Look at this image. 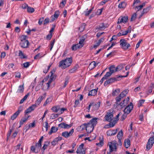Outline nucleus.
Wrapping results in <instances>:
<instances>
[{
	"mask_svg": "<svg viewBox=\"0 0 154 154\" xmlns=\"http://www.w3.org/2000/svg\"><path fill=\"white\" fill-rule=\"evenodd\" d=\"M100 104V102H98L94 103V102H91L90 103L88 106L87 107V109L88 110V112L90 110V108L91 106H92V110L93 111L97 110L99 108Z\"/></svg>",
	"mask_w": 154,
	"mask_h": 154,
	"instance_id": "obj_1",
	"label": "nucleus"
},
{
	"mask_svg": "<svg viewBox=\"0 0 154 154\" xmlns=\"http://www.w3.org/2000/svg\"><path fill=\"white\" fill-rule=\"evenodd\" d=\"M113 111L111 112L109 110V112H107L104 118V121L109 122L113 120Z\"/></svg>",
	"mask_w": 154,
	"mask_h": 154,
	"instance_id": "obj_2",
	"label": "nucleus"
},
{
	"mask_svg": "<svg viewBox=\"0 0 154 154\" xmlns=\"http://www.w3.org/2000/svg\"><path fill=\"white\" fill-rule=\"evenodd\" d=\"M119 42L120 46L124 50L127 49L130 46V45L124 39L122 38L120 39Z\"/></svg>",
	"mask_w": 154,
	"mask_h": 154,
	"instance_id": "obj_3",
	"label": "nucleus"
},
{
	"mask_svg": "<svg viewBox=\"0 0 154 154\" xmlns=\"http://www.w3.org/2000/svg\"><path fill=\"white\" fill-rule=\"evenodd\" d=\"M41 146H42L36 143L35 146H31V151L32 152L37 153L40 151Z\"/></svg>",
	"mask_w": 154,
	"mask_h": 154,
	"instance_id": "obj_4",
	"label": "nucleus"
},
{
	"mask_svg": "<svg viewBox=\"0 0 154 154\" xmlns=\"http://www.w3.org/2000/svg\"><path fill=\"white\" fill-rule=\"evenodd\" d=\"M116 144L117 143H112L110 142L108 143V145L109 146L110 151L109 152H107V154H111V153L113 151H116L117 149Z\"/></svg>",
	"mask_w": 154,
	"mask_h": 154,
	"instance_id": "obj_5",
	"label": "nucleus"
},
{
	"mask_svg": "<svg viewBox=\"0 0 154 154\" xmlns=\"http://www.w3.org/2000/svg\"><path fill=\"white\" fill-rule=\"evenodd\" d=\"M82 126H84L85 128H86V130L87 132L88 133H90L92 132L94 129V127L90 123H88L87 124H82Z\"/></svg>",
	"mask_w": 154,
	"mask_h": 154,
	"instance_id": "obj_6",
	"label": "nucleus"
},
{
	"mask_svg": "<svg viewBox=\"0 0 154 154\" xmlns=\"http://www.w3.org/2000/svg\"><path fill=\"white\" fill-rule=\"evenodd\" d=\"M154 143V138L153 137H150L148 140L146 145V148L147 150H149L152 147Z\"/></svg>",
	"mask_w": 154,
	"mask_h": 154,
	"instance_id": "obj_7",
	"label": "nucleus"
},
{
	"mask_svg": "<svg viewBox=\"0 0 154 154\" xmlns=\"http://www.w3.org/2000/svg\"><path fill=\"white\" fill-rule=\"evenodd\" d=\"M119 78H120L118 77V76H117L116 77L111 78L105 82L104 85L106 86L108 84H112L115 82L118 81L119 80Z\"/></svg>",
	"mask_w": 154,
	"mask_h": 154,
	"instance_id": "obj_8",
	"label": "nucleus"
},
{
	"mask_svg": "<svg viewBox=\"0 0 154 154\" xmlns=\"http://www.w3.org/2000/svg\"><path fill=\"white\" fill-rule=\"evenodd\" d=\"M122 67L121 66H118L117 67H115V66L113 65H112L109 68V72L112 74L114 72H116L119 70L122 69Z\"/></svg>",
	"mask_w": 154,
	"mask_h": 154,
	"instance_id": "obj_9",
	"label": "nucleus"
},
{
	"mask_svg": "<svg viewBox=\"0 0 154 154\" xmlns=\"http://www.w3.org/2000/svg\"><path fill=\"white\" fill-rule=\"evenodd\" d=\"M108 26L107 24H105L103 23L100 24L97 26L95 28V30L97 31L99 30H102L104 29L107 27Z\"/></svg>",
	"mask_w": 154,
	"mask_h": 154,
	"instance_id": "obj_10",
	"label": "nucleus"
},
{
	"mask_svg": "<svg viewBox=\"0 0 154 154\" xmlns=\"http://www.w3.org/2000/svg\"><path fill=\"white\" fill-rule=\"evenodd\" d=\"M23 107L20 106L18 109V110L14 113L11 116V119L14 120L20 114L21 112L23 110Z\"/></svg>",
	"mask_w": 154,
	"mask_h": 154,
	"instance_id": "obj_11",
	"label": "nucleus"
},
{
	"mask_svg": "<svg viewBox=\"0 0 154 154\" xmlns=\"http://www.w3.org/2000/svg\"><path fill=\"white\" fill-rule=\"evenodd\" d=\"M133 105L132 103H131L124 109V113L127 114H129L133 108Z\"/></svg>",
	"mask_w": 154,
	"mask_h": 154,
	"instance_id": "obj_12",
	"label": "nucleus"
},
{
	"mask_svg": "<svg viewBox=\"0 0 154 154\" xmlns=\"http://www.w3.org/2000/svg\"><path fill=\"white\" fill-rule=\"evenodd\" d=\"M128 17L127 16H120L119 18L117 23H125L128 20Z\"/></svg>",
	"mask_w": 154,
	"mask_h": 154,
	"instance_id": "obj_13",
	"label": "nucleus"
},
{
	"mask_svg": "<svg viewBox=\"0 0 154 154\" xmlns=\"http://www.w3.org/2000/svg\"><path fill=\"white\" fill-rule=\"evenodd\" d=\"M73 129H72L70 131L68 132L67 131H65L62 133V135L65 138H68L71 136L74 132Z\"/></svg>",
	"mask_w": 154,
	"mask_h": 154,
	"instance_id": "obj_14",
	"label": "nucleus"
},
{
	"mask_svg": "<svg viewBox=\"0 0 154 154\" xmlns=\"http://www.w3.org/2000/svg\"><path fill=\"white\" fill-rule=\"evenodd\" d=\"M36 108V105H32L31 106L27 108L24 112L25 116H26L27 114L30 113L33 110Z\"/></svg>",
	"mask_w": 154,
	"mask_h": 154,
	"instance_id": "obj_15",
	"label": "nucleus"
},
{
	"mask_svg": "<svg viewBox=\"0 0 154 154\" xmlns=\"http://www.w3.org/2000/svg\"><path fill=\"white\" fill-rule=\"evenodd\" d=\"M84 144L82 143L78 148L76 152L77 153L85 154V150L83 148Z\"/></svg>",
	"mask_w": 154,
	"mask_h": 154,
	"instance_id": "obj_16",
	"label": "nucleus"
},
{
	"mask_svg": "<svg viewBox=\"0 0 154 154\" xmlns=\"http://www.w3.org/2000/svg\"><path fill=\"white\" fill-rule=\"evenodd\" d=\"M20 47L23 48H27L29 46V42L28 40L21 42L20 43Z\"/></svg>",
	"mask_w": 154,
	"mask_h": 154,
	"instance_id": "obj_17",
	"label": "nucleus"
},
{
	"mask_svg": "<svg viewBox=\"0 0 154 154\" xmlns=\"http://www.w3.org/2000/svg\"><path fill=\"white\" fill-rule=\"evenodd\" d=\"M117 132V130H109L107 131L106 134L107 136H111L116 135Z\"/></svg>",
	"mask_w": 154,
	"mask_h": 154,
	"instance_id": "obj_18",
	"label": "nucleus"
},
{
	"mask_svg": "<svg viewBox=\"0 0 154 154\" xmlns=\"http://www.w3.org/2000/svg\"><path fill=\"white\" fill-rule=\"evenodd\" d=\"M87 37L86 35H83L80 38V41H79V43L78 44H79L80 47L81 48L84 45V42Z\"/></svg>",
	"mask_w": 154,
	"mask_h": 154,
	"instance_id": "obj_19",
	"label": "nucleus"
},
{
	"mask_svg": "<svg viewBox=\"0 0 154 154\" xmlns=\"http://www.w3.org/2000/svg\"><path fill=\"white\" fill-rule=\"evenodd\" d=\"M63 60L66 63L68 67L69 66L71 65L72 61V57L67 58Z\"/></svg>",
	"mask_w": 154,
	"mask_h": 154,
	"instance_id": "obj_20",
	"label": "nucleus"
},
{
	"mask_svg": "<svg viewBox=\"0 0 154 154\" xmlns=\"http://www.w3.org/2000/svg\"><path fill=\"white\" fill-rule=\"evenodd\" d=\"M50 143V142L48 141L44 143V145L41 149L42 154L44 153L45 150L47 148L48 146L49 145Z\"/></svg>",
	"mask_w": 154,
	"mask_h": 154,
	"instance_id": "obj_21",
	"label": "nucleus"
},
{
	"mask_svg": "<svg viewBox=\"0 0 154 154\" xmlns=\"http://www.w3.org/2000/svg\"><path fill=\"white\" fill-rule=\"evenodd\" d=\"M30 117V116H25V117H23L20 120V125L19 126V128L21 127V126L23 125V123L26 122L28 119V118Z\"/></svg>",
	"mask_w": 154,
	"mask_h": 154,
	"instance_id": "obj_22",
	"label": "nucleus"
},
{
	"mask_svg": "<svg viewBox=\"0 0 154 154\" xmlns=\"http://www.w3.org/2000/svg\"><path fill=\"white\" fill-rule=\"evenodd\" d=\"M59 67L63 69H65L68 67L66 63L63 60L60 62Z\"/></svg>",
	"mask_w": 154,
	"mask_h": 154,
	"instance_id": "obj_23",
	"label": "nucleus"
},
{
	"mask_svg": "<svg viewBox=\"0 0 154 154\" xmlns=\"http://www.w3.org/2000/svg\"><path fill=\"white\" fill-rule=\"evenodd\" d=\"M151 8V6H149L147 7L146 8L144 9L140 17H139V18H140L144 14L147 13L150 9Z\"/></svg>",
	"mask_w": 154,
	"mask_h": 154,
	"instance_id": "obj_24",
	"label": "nucleus"
},
{
	"mask_svg": "<svg viewBox=\"0 0 154 154\" xmlns=\"http://www.w3.org/2000/svg\"><path fill=\"white\" fill-rule=\"evenodd\" d=\"M97 118H94L91 119L88 123H90V124H91L92 125H93V126L94 127L97 123Z\"/></svg>",
	"mask_w": 154,
	"mask_h": 154,
	"instance_id": "obj_25",
	"label": "nucleus"
},
{
	"mask_svg": "<svg viewBox=\"0 0 154 154\" xmlns=\"http://www.w3.org/2000/svg\"><path fill=\"white\" fill-rule=\"evenodd\" d=\"M97 89H94L91 91L88 94V96H95L97 93Z\"/></svg>",
	"mask_w": 154,
	"mask_h": 154,
	"instance_id": "obj_26",
	"label": "nucleus"
},
{
	"mask_svg": "<svg viewBox=\"0 0 154 154\" xmlns=\"http://www.w3.org/2000/svg\"><path fill=\"white\" fill-rule=\"evenodd\" d=\"M79 66L77 64L75 65L72 68L69 70V72L70 73H74L79 68Z\"/></svg>",
	"mask_w": 154,
	"mask_h": 154,
	"instance_id": "obj_27",
	"label": "nucleus"
},
{
	"mask_svg": "<svg viewBox=\"0 0 154 154\" xmlns=\"http://www.w3.org/2000/svg\"><path fill=\"white\" fill-rule=\"evenodd\" d=\"M61 139L58 137L54 139L53 141L51 142V144L53 146H55L56 145L59 141L61 140Z\"/></svg>",
	"mask_w": 154,
	"mask_h": 154,
	"instance_id": "obj_28",
	"label": "nucleus"
},
{
	"mask_svg": "<svg viewBox=\"0 0 154 154\" xmlns=\"http://www.w3.org/2000/svg\"><path fill=\"white\" fill-rule=\"evenodd\" d=\"M125 146L126 148H128L130 146V141L129 139H127L125 140Z\"/></svg>",
	"mask_w": 154,
	"mask_h": 154,
	"instance_id": "obj_29",
	"label": "nucleus"
},
{
	"mask_svg": "<svg viewBox=\"0 0 154 154\" xmlns=\"http://www.w3.org/2000/svg\"><path fill=\"white\" fill-rule=\"evenodd\" d=\"M104 40V38H101L99 39L98 41L96 43V44L94 45V48H97L101 44V43Z\"/></svg>",
	"mask_w": 154,
	"mask_h": 154,
	"instance_id": "obj_30",
	"label": "nucleus"
},
{
	"mask_svg": "<svg viewBox=\"0 0 154 154\" xmlns=\"http://www.w3.org/2000/svg\"><path fill=\"white\" fill-rule=\"evenodd\" d=\"M58 128L54 126H52L51 129L50 131L48 132V134L49 135L53 133L56 132L58 130Z\"/></svg>",
	"mask_w": 154,
	"mask_h": 154,
	"instance_id": "obj_31",
	"label": "nucleus"
},
{
	"mask_svg": "<svg viewBox=\"0 0 154 154\" xmlns=\"http://www.w3.org/2000/svg\"><path fill=\"white\" fill-rule=\"evenodd\" d=\"M126 3L125 2H123L119 4L118 7L120 8H124L126 7Z\"/></svg>",
	"mask_w": 154,
	"mask_h": 154,
	"instance_id": "obj_32",
	"label": "nucleus"
},
{
	"mask_svg": "<svg viewBox=\"0 0 154 154\" xmlns=\"http://www.w3.org/2000/svg\"><path fill=\"white\" fill-rule=\"evenodd\" d=\"M24 89V88L23 87V85H20L19 86L18 89L17 91V92L18 93H22L23 92Z\"/></svg>",
	"mask_w": 154,
	"mask_h": 154,
	"instance_id": "obj_33",
	"label": "nucleus"
},
{
	"mask_svg": "<svg viewBox=\"0 0 154 154\" xmlns=\"http://www.w3.org/2000/svg\"><path fill=\"white\" fill-rule=\"evenodd\" d=\"M43 97L42 96H40L35 101V104L34 105H36V106L37 105H38L40 104L41 101L42 100Z\"/></svg>",
	"mask_w": 154,
	"mask_h": 154,
	"instance_id": "obj_34",
	"label": "nucleus"
},
{
	"mask_svg": "<svg viewBox=\"0 0 154 154\" xmlns=\"http://www.w3.org/2000/svg\"><path fill=\"white\" fill-rule=\"evenodd\" d=\"M19 38L21 42H22L27 40L26 39L28 38V36L25 35H22L20 36Z\"/></svg>",
	"mask_w": 154,
	"mask_h": 154,
	"instance_id": "obj_35",
	"label": "nucleus"
},
{
	"mask_svg": "<svg viewBox=\"0 0 154 154\" xmlns=\"http://www.w3.org/2000/svg\"><path fill=\"white\" fill-rule=\"evenodd\" d=\"M18 56L21 59H25L27 57L26 56H25L23 53L22 51L20 50L19 51Z\"/></svg>",
	"mask_w": 154,
	"mask_h": 154,
	"instance_id": "obj_36",
	"label": "nucleus"
},
{
	"mask_svg": "<svg viewBox=\"0 0 154 154\" xmlns=\"http://www.w3.org/2000/svg\"><path fill=\"white\" fill-rule=\"evenodd\" d=\"M125 100H123L119 104H118L117 105V106L118 107H120L121 109H122L123 107H125Z\"/></svg>",
	"mask_w": 154,
	"mask_h": 154,
	"instance_id": "obj_37",
	"label": "nucleus"
},
{
	"mask_svg": "<svg viewBox=\"0 0 154 154\" xmlns=\"http://www.w3.org/2000/svg\"><path fill=\"white\" fill-rule=\"evenodd\" d=\"M79 44H77L75 45H73L72 46V49L73 51H76L78 49L80 48Z\"/></svg>",
	"mask_w": 154,
	"mask_h": 154,
	"instance_id": "obj_38",
	"label": "nucleus"
},
{
	"mask_svg": "<svg viewBox=\"0 0 154 154\" xmlns=\"http://www.w3.org/2000/svg\"><path fill=\"white\" fill-rule=\"evenodd\" d=\"M60 109L59 106H53L51 108V110L53 112H57Z\"/></svg>",
	"mask_w": 154,
	"mask_h": 154,
	"instance_id": "obj_39",
	"label": "nucleus"
},
{
	"mask_svg": "<svg viewBox=\"0 0 154 154\" xmlns=\"http://www.w3.org/2000/svg\"><path fill=\"white\" fill-rule=\"evenodd\" d=\"M123 136V131L122 130H121L118 133L117 135V137L118 138L122 139Z\"/></svg>",
	"mask_w": 154,
	"mask_h": 154,
	"instance_id": "obj_40",
	"label": "nucleus"
},
{
	"mask_svg": "<svg viewBox=\"0 0 154 154\" xmlns=\"http://www.w3.org/2000/svg\"><path fill=\"white\" fill-rule=\"evenodd\" d=\"M96 66V64L95 61H93L89 65V67L91 68V69H92L95 68Z\"/></svg>",
	"mask_w": 154,
	"mask_h": 154,
	"instance_id": "obj_41",
	"label": "nucleus"
},
{
	"mask_svg": "<svg viewBox=\"0 0 154 154\" xmlns=\"http://www.w3.org/2000/svg\"><path fill=\"white\" fill-rule=\"evenodd\" d=\"M112 122H109V125L110 127H113L116 123H117L116 120H113Z\"/></svg>",
	"mask_w": 154,
	"mask_h": 154,
	"instance_id": "obj_42",
	"label": "nucleus"
},
{
	"mask_svg": "<svg viewBox=\"0 0 154 154\" xmlns=\"http://www.w3.org/2000/svg\"><path fill=\"white\" fill-rule=\"evenodd\" d=\"M143 8V6L140 5L139 6H136L133 7V8L136 11H138L140 10H141Z\"/></svg>",
	"mask_w": 154,
	"mask_h": 154,
	"instance_id": "obj_43",
	"label": "nucleus"
},
{
	"mask_svg": "<svg viewBox=\"0 0 154 154\" xmlns=\"http://www.w3.org/2000/svg\"><path fill=\"white\" fill-rule=\"evenodd\" d=\"M100 142L99 143H96V145H100L101 146H102L104 143H103V138L102 137H100Z\"/></svg>",
	"mask_w": 154,
	"mask_h": 154,
	"instance_id": "obj_44",
	"label": "nucleus"
},
{
	"mask_svg": "<svg viewBox=\"0 0 154 154\" xmlns=\"http://www.w3.org/2000/svg\"><path fill=\"white\" fill-rule=\"evenodd\" d=\"M29 94L28 93L20 101V104H21L23 103L24 101L26 100L27 97L29 96Z\"/></svg>",
	"mask_w": 154,
	"mask_h": 154,
	"instance_id": "obj_45",
	"label": "nucleus"
},
{
	"mask_svg": "<svg viewBox=\"0 0 154 154\" xmlns=\"http://www.w3.org/2000/svg\"><path fill=\"white\" fill-rule=\"evenodd\" d=\"M55 71L54 70L51 71L50 72L51 73V79H52L53 80H54L56 78V76L55 75H54L53 74L54 73Z\"/></svg>",
	"mask_w": 154,
	"mask_h": 154,
	"instance_id": "obj_46",
	"label": "nucleus"
},
{
	"mask_svg": "<svg viewBox=\"0 0 154 154\" xmlns=\"http://www.w3.org/2000/svg\"><path fill=\"white\" fill-rule=\"evenodd\" d=\"M93 9V8H92L90 10H89L88 11H84L85 15L86 16H88L90 15V14L91 13Z\"/></svg>",
	"mask_w": 154,
	"mask_h": 154,
	"instance_id": "obj_47",
	"label": "nucleus"
},
{
	"mask_svg": "<svg viewBox=\"0 0 154 154\" xmlns=\"http://www.w3.org/2000/svg\"><path fill=\"white\" fill-rule=\"evenodd\" d=\"M52 100V99L51 98H48L46 100L45 102L44 103L43 106H45L49 102H51Z\"/></svg>",
	"mask_w": 154,
	"mask_h": 154,
	"instance_id": "obj_48",
	"label": "nucleus"
},
{
	"mask_svg": "<svg viewBox=\"0 0 154 154\" xmlns=\"http://www.w3.org/2000/svg\"><path fill=\"white\" fill-rule=\"evenodd\" d=\"M59 115L58 114H52L50 116V118L51 119H53L57 117Z\"/></svg>",
	"mask_w": 154,
	"mask_h": 154,
	"instance_id": "obj_49",
	"label": "nucleus"
},
{
	"mask_svg": "<svg viewBox=\"0 0 154 154\" xmlns=\"http://www.w3.org/2000/svg\"><path fill=\"white\" fill-rule=\"evenodd\" d=\"M137 14L136 13H134L131 16L130 20L131 21H133L135 20L136 18Z\"/></svg>",
	"mask_w": 154,
	"mask_h": 154,
	"instance_id": "obj_50",
	"label": "nucleus"
},
{
	"mask_svg": "<svg viewBox=\"0 0 154 154\" xmlns=\"http://www.w3.org/2000/svg\"><path fill=\"white\" fill-rule=\"evenodd\" d=\"M34 9L28 6L27 9V11L29 13H33L34 11Z\"/></svg>",
	"mask_w": 154,
	"mask_h": 154,
	"instance_id": "obj_51",
	"label": "nucleus"
},
{
	"mask_svg": "<svg viewBox=\"0 0 154 154\" xmlns=\"http://www.w3.org/2000/svg\"><path fill=\"white\" fill-rule=\"evenodd\" d=\"M120 92V90L119 89H117L115 90L112 92V95L113 96H115L119 94Z\"/></svg>",
	"mask_w": 154,
	"mask_h": 154,
	"instance_id": "obj_52",
	"label": "nucleus"
},
{
	"mask_svg": "<svg viewBox=\"0 0 154 154\" xmlns=\"http://www.w3.org/2000/svg\"><path fill=\"white\" fill-rule=\"evenodd\" d=\"M86 25L85 23H82L81 26L79 27V29L81 31H83L85 28Z\"/></svg>",
	"mask_w": 154,
	"mask_h": 154,
	"instance_id": "obj_53",
	"label": "nucleus"
},
{
	"mask_svg": "<svg viewBox=\"0 0 154 154\" xmlns=\"http://www.w3.org/2000/svg\"><path fill=\"white\" fill-rule=\"evenodd\" d=\"M60 14V12L58 10L55 11L54 12V16L55 17L56 19L57 18Z\"/></svg>",
	"mask_w": 154,
	"mask_h": 154,
	"instance_id": "obj_54",
	"label": "nucleus"
},
{
	"mask_svg": "<svg viewBox=\"0 0 154 154\" xmlns=\"http://www.w3.org/2000/svg\"><path fill=\"white\" fill-rule=\"evenodd\" d=\"M140 0H135L134 1L133 4V7L137 6L140 3Z\"/></svg>",
	"mask_w": 154,
	"mask_h": 154,
	"instance_id": "obj_55",
	"label": "nucleus"
},
{
	"mask_svg": "<svg viewBox=\"0 0 154 154\" xmlns=\"http://www.w3.org/2000/svg\"><path fill=\"white\" fill-rule=\"evenodd\" d=\"M116 53V51H114L110 53L109 54H107L106 56L107 57H108L110 56H112L114 55Z\"/></svg>",
	"mask_w": 154,
	"mask_h": 154,
	"instance_id": "obj_56",
	"label": "nucleus"
},
{
	"mask_svg": "<svg viewBox=\"0 0 154 154\" xmlns=\"http://www.w3.org/2000/svg\"><path fill=\"white\" fill-rule=\"evenodd\" d=\"M112 74L109 72H107L106 73L104 77L105 78V79H107L108 78L111 76Z\"/></svg>",
	"mask_w": 154,
	"mask_h": 154,
	"instance_id": "obj_57",
	"label": "nucleus"
},
{
	"mask_svg": "<svg viewBox=\"0 0 154 154\" xmlns=\"http://www.w3.org/2000/svg\"><path fill=\"white\" fill-rule=\"evenodd\" d=\"M49 22V19L48 18H47L45 19L44 20V21L43 24L44 25H45L47 24Z\"/></svg>",
	"mask_w": 154,
	"mask_h": 154,
	"instance_id": "obj_58",
	"label": "nucleus"
},
{
	"mask_svg": "<svg viewBox=\"0 0 154 154\" xmlns=\"http://www.w3.org/2000/svg\"><path fill=\"white\" fill-rule=\"evenodd\" d=\"M144 101L145 100H140L138 105V107H139L141 106L144 103Z\"/></svg>",
	"mask_w": 154,
	"mask_h": 154,
	"instance_id": "obj_59",
	"label": "nucleus"
},
{
	"mask_svg": "<svg viewBox=\"0 0 154 154\" xmlns=\"http://www.w3.org/2000/svg\"><path fill=\"white\" fill-rule=\"evenodd\" d=\"M127 114L124 113L121 118V121H123L126 118L127 116Z\"/></svg>",
	"mask_w": 154,
	"mask_h": 154,
	"instance_id": "obj_60",
	"label": "nucleus"
},
{
	"mask_svg": "<svg viewBox=\"0 0 154 154\" xmlns=\"http://www.w3.org/2000/svg\"><path fill=\"white\" fill-rule=\"evenodd\" d=\"M72 126V124L68 125L64 123V128H69Z\"/></svg>",
	"mask_w": 154,
	"mask_h": 154,
	"instance_id": "obj_61",
	"label": "nucleus"
},
{
	"mask_svg": "<svg viewBox=\"0 0 154 154\" xmlns=\"http://www.w3.org/2000/svg\"><path fill=\"white\" fill-rule=\"evenodd\" d=\"M23 67L25 68H27L30 65L29 62H26L23 64Z\"/></svg>",
	"mask_w": 154,
	"mask_h": 154,
	"instance_id": "obj_62",
	"label": "nucleus"
},
{
	"mask_svg": "<svg viewBox=\"0 0 154 154\" xmlns=\"http://www.w3.org/2000/svg\"><path fill=\"white\" fill-rule=\"evenodd\" d=\"M55 42V39H54L50 43V50L51 51L52 48L53 47L54 45V43Z\"/></svg>",
	"mask_w": 154,
	"mask_h": 154,
	"instance_id": "obj_63",
	"label": "nucleus"
},
{
	"mask_svg": "<svg viewBox=\"0 0 154 154\" xmlns=\"http://www.w3.org/2000/svg\"><path fill=\"white\" fill-rule=\"evenodd\" d=\"M44 21V18L42 17L40 18L38 20V23L39 25H41Z\"/></svg>",
	"mask_w": 154,
	"mask_h": 154,
	"instance_id": "obj_64",
	"label": "nucleus"
}]
</instances>
